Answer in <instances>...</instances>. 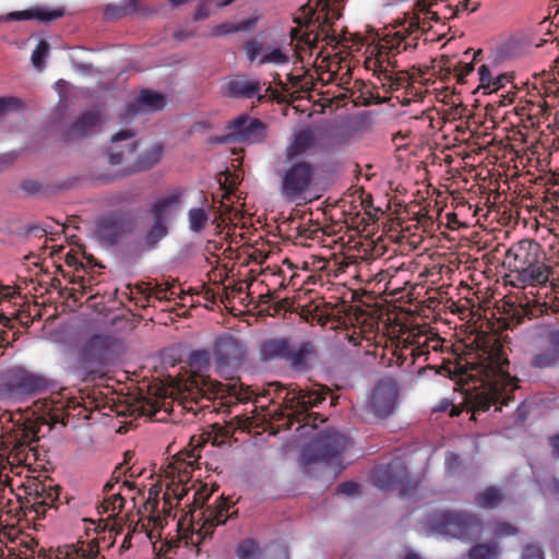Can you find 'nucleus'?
<instances>
[{
  "mask_svg": "<svg viewBox=\"0 0 559 559\" xmlns=\"http://www.w3.org/2000/svg\"><path fill=\"white\" fill-rule=\"evenodd\" d=\"M415 10L416 13L405 23L408 24V27L411 28V35L414 33H419L423 35L430 29V22L432 20L426 16V14L419 10L418 1L416 2Z\"/></svg>",
  "mask_w": 559,
  "mask_h": 559,
  "instance_id": "nucleus-43",
  "label": "nucleus"
},
{
  "mask_svg": "<svg viewBox=\"0 0 559 559\" xmlns=\"http://www.w3.org/2000/svg\"><path fill=\"white\" fill-rule=\"evenodd\" d=\"M24 109L22 99L15 96L0 97V117L9 111H20Z\"/></svg>",
  "mask_w": 559,
  "mask_h": 559,
  "instance_id": "nucleus-51",
  "label": "nucleus"
},
{
  "mask_svg": "<svg viewBox=\"0 0 559 559\" xmlns=\"http://www.w3.org/2000/svg\"><path fill=\"white\" fill-rule=\"evenodd\" d=\"M182 289L175 281L169 282H155L151 284V298L154 297L157 300H173L180 297Z\"/></svg>",
  "mask_w": 559,
  "mask_h": 559,
  "instance_id": "nucleus-36",
  "label": "nucleus"
},
{
  "mask_svg": "<svg viewBox=\"0 0 559 559\" xmlns=\"http://www.w3.org/2000/svg\"><path fill=\"white\" fill-rule=\"evenodd\" d=\"M243 51L249 61L253 62L262 53L263 44L255 39H250L243 44Z\"/></svg>",
  "mask_w": 559,
  "mask_h": 559,
  "instance_id": "nucleus-53",
  "label": "nucleus"
},
{
  "mask_svg": "<svg viewBox=\"0 0 559 559\" xmlns=\"http://www.w3.org/2000/svg\"><path fill=\"white\" fill-rule=\"evenodd\" d=\"M365 66L367 69L373 71V74L377 75L378 79H380L384 73V70L388 69V67L380 66L379 59H377L372 53L366 58Z\"/></svg>",
  "mask_w": 559,
  "mask_h": 559,
  "instance_id": "nucleus-59",
  "label": "nucleus"
},
{
  "mask_svg": "<svg viewBox=\"0 0 559 559\" xmlns=\"http://www.w3.org/2000/svg\"><path fill=\"white\" fill-rule=\"evenodd\" d=\"M209 497L210 492L205 486H202L195 490L193 493V500L191 502L192 508L190 509V512L193 514L195 510L202 509Z\"/></svg>",
  "mask_w": 559,
  "mask_h": 559,
  "instance_id": "nucleus-55",
  "label": "nucleus"
},
{
  "mask_svg": "<svg viewBox=\"0 0 559 559\" xmlns=\"http://www.w3.org/2000/svg\"><path fill=\"white\" fill-rule=\"evenodd\" d=\"M227 138L231 142L241 144H255L263 142L267 136V127L258 118L241 115L227 124Z\"/></svg>",
  "mask_w": 559,
  "mask_h": 559,
  "instance_id": "nucleus-15",
  "label": "nucleus"
},
{
  "mask_svg": "<svg viewBox=\"0 0 559 559\" xmlns=\"http://www.w3.org/2000/svg\"><path fill=\"white\" fill-rule=\"evenodd\" d=\"M454 71L457 83L463 84L465 83V78L474 71V64L473 62H459Z\"/></svg>",
  "mask_w": 559,
  "mask_h": 559,
  "instance_id": "nucleus-58",
  "label": "nucleus"
},
{
  "mask_svg": "<svg viewBox=\"0 0 559 559\" xmlns=\"http://www.w3.org/2000/svg\"><path fill=\"white\" fill-rule=\"evenodd\" d=\"M258 550V546L254 540L246 539L238 545L237 556L239 559H251Z\"/></svg>",
  "mask_w": 559,
  "mask_h": 559,
  "instance_id": "nucleus-52",
  "label": "nucleus"
},
{
  "mask_svg": "<svg viewBox=\"0 0 559 559\" xmlns=\"http://www.w3.org/2000/svg\"><path fill=\"white\" fill-rule=\"evenodd\" d=\"M270 389H273L278 397L285 392L283 397L284 406L293 412L289 417V425L294 420L308 425V418L312 416L308 411L311 407L318 406L325 399L324 395L317 391L304 390L293 384L286 386L280 382H273L270 384Z\"/></svg>",
  "mask_w": 559,
  "mask_h": 559,
  "instance_id": "nucleus-10",
  "label": "nucleus"
},
{
  "mask_svg": "<svg viewBox=\"0 0 559 559\" xmlns=\"http://www.w3.org/2000/svg\"><path fill=\"white\" fill-rule=\"evenodd\" d=\"M360 486L354 481H345L337 486L336 492L345 496H356L359 493Z\"/></svg>",
  "mask_w": 559,
  "mask_h": 559,
  "instance_id": "nucleus-63",
  "label": "nucleus"
},
{
  "mask_svg": "<svg viewBox=\"0 0 559 559\" xmlns=\"http://www.w3.org/2000/svg\"><path fill=\"white\" fill-rule=\"evenodd\" d=\"M518 533V528L507 522H498L495 527V536L506 537Z\"/></svg>",
  "mask_w": 559,
  "mask_h": 559,
  "instance_id": "nucleus-62",
  "label": "nucleus"
},
{
  "mask_svg": "<svg viewBox=\"0 0 559 559\" xmlns=\"http://www.w3.org/2000/svg\"><path fill=\"white\" fill-rule=\"evenodd\" d=\"M443 341L438 335L418 334L413 336L411 355L418 359L430 350L438 352L442 348Z\"/></svg>",
  "mask_w": 559,
  "mask_h": 559,
  "instance_id": "nucleus-33",
  "label": "nucleus"
},
{
  "mask_svg": "<svg viewBox=\"0 0 559 559\" xmlns=\"http://www.w3.org/2000/svg\"><path fill=\"white\" fill-rule=\"evenodd\" d=\"M552 274V267L546 263V257L539 258L511 274L514 286H545Z\"/></svg>",
  "mask_w": 559,
  "mask_h": 559,
  "instance_id": "nucleus-16",
  "label": "nucleus"
},
{
  "mask_svg": "<svg viewBox=\"0 0 559 559\" xmlns=\"http://www.w3.org/2000/svg\"><path fill=\"white\" fill-rule=\"evenodd\" d=\"M514 110L522 122H527L525 127H535L542 118L546 117L548 106L544 100H525L523 104L518 105Z\"/></svg>",
  "mask_w": 559,
  "mask_h": 559,
  "instance_id": "nucleus-27",
  "label": "nucleus"
},
{
  "mask_svg": "<svg viewBox=\"0 0 559 559\" xmlns=\"http://www.w3.org/2000/svg\"><path fill=\"white\" fill-rule=\"evenodd\" d=\"M349 445L350 440L345 435L325 430L302 450V465L306 467L317 463L329 464L338 459Z\"/></svg>",
  "mask_w": 559,
  "mask_h": 559,
  "instance_id": "nucleus-9",
  "label": "nucleus"
},
{
  "mask_svg": "<svg viewBox=\"0 0 559 559\" xmlns=\"http://www.w3.org/2000/svg\"><path fill=\"white\" fill-rule=\"evenodd\" d=\"M247 352L246 343L231 333L216 336L212 345L214 365L223 374L238 370L246 360Z\"/></svg>",
  "mask_w": 559,
  "mask_h": 559,
  "instance_id": "nucleus-11",
  "label": "nucleus"
},
{
  "mask_svg": "<svg viewBox=\"0 0 559 559\" xmlns=\"http://www.w3.org/2000/svg\"><path fill=\"white\" fill-rule=\"evenodd\" d=\"M521 559H544V551L536 545H527L523 550Z\"/></svg>",
  "mask_w": 559,
  "mask_h": 559,
  "instance_id": "nucleus-64",
  "label": "nucleus"
},
{
  "mask_svg": "<svg viewBox=\"0 0 559 559\" xmlns=\"http://www.w3.org/2000/svg\"><path fill=\"white\" fill-rule=\"evenodd\" d=\"M63 8L49 9L45 7H37L29 10L13 11L8 13L2 20L4 21H25L38 20L40 22H50L60 19L64 15Z\"/></svg>",
  "mask_w": 559,
  "mask_h": 559,
  "instance_id": "nucleus-25",
  "label": "nucleus"
},
{
  "mask_svg": "<svg viewBox=\"0 0 559 559\" xmlns=\"http://www.w3.org/2000/svg\"><path fill=\"white\" fill-rule=\"evenodd\" d=\"M280 194L286 202L306 201L314 180V167L306 160L288 162L278 171Z\"/></svg>",
  "mask_w": 559,
  "mask_h": 559,
  "instance_id": "nucleus-8",
  "label": "nucleus"
},
{
  "mask_svg": "<svg viewBox=\"0 0 559 559\" xmlns=\"http://www.w3.org/2000/svg\"><path fill=\"white\" fill-rule=\"evenodd\" d=\"M476 347L467 354L460 368V381L464 382L465 400L473 413L496 411L514 400L519 380L509 372V360L501 342L493 335L480 334L474 341Z\"/></svg>",
  "mask_w": 559,
  "mask_h": 559,
  "instance_id": "nucleus-1",
  "label": "nucleus"
},
{
  "mask_svg": "<svg viewBox=\"0 0 559 559\" xmlns=\"http://www.w3.org/2000/svg\"><path fill=\"white\" fill-rule=\"evenodd\" d=\"M103 123V115L98 109L83 112L66 131L67 141L87 138L95 133Z\"/></svg>",
  "mask_w": 559,
  "mask_h": 559,
  "instance_id": "nucleus-20",
  "label": "nucleus"
},
{
  "mask_svg": "<svg viewBox=\"0 0 559 559\" xmlns=\"http://www.w3.org/2000/svg\"><path fill=\"white\" fill-rule=\"evenodd\" d=\"M444 464L448 472H456L462 466V461L460 456L451 451L445 453Z\"/></svg>",
  "mask_w": 559,
  "mask_h": 559,
  "instance_id": "nucleus-61",
  "label": "nucleus"
},
{
  "mask_svg": "<svg viewBox=\"0 0 559 559\" xmlns=\"http://www.w3.org/2000/svg\"><path fill=\"white\" fill-rule=\"evenodd\" d=\"M314 144V136L310 130L297 132L286 147L285 156L288 162H295L298 156L304 155Z\"/></svg>",
  "mask_w": 559,
  "mask_h": 559,
  "instance_id": "nucleus-32",
  "label": "nucleus"
},
{
  "mask_svg": "<svg viewBox=\"0 0 559 559\" xmlns=\"http://www.w3.org/2000/svg\"><path fill=\"white\" fill-rule=\"evenodd\" d=\"M478 75H479V85L478 88H483L486 92L489 93V90L491 87V83L493 82V76L491 74V71L489 67L486 64H483L478 69Z\"/></svg>",
  "mask_w": 559,
  "mask_h": 559,
  "instance_id": "nucleus-56",
  "label": "nucleus"
},
{
  "mask_svg": "<svg viewBox=\"0 0 559 559\" xmlns=\"http://www.w3.org/2000/svg\"><path fill=\"white\" fill-rule=\"evenodd\" d=\"M425 525L431 531L461 540H473L481 536V518L466 510H435L425 516Z\"/></svg>",
  "mask_w": 559,
  "mask_h": 559,
  "instance_id": "nucleus-6",
  "label": "nucleus"
},
{
  "mask_svg": "<svg viewBox=\"0 0 559 559\" xmlns=\"http://www.w3.org/2000/svg\"><path fill=\"white\" fill-rule=\"evenodd\" d=\"M379 81L386 92H392L403 88L407 83V78L405 72H396L394 69H386Z\"/></svg>",
  "mask_w": 559,
  "mask_h": 559,
  "instance_id": "nucleus-40",
  "label": "nucleus"
},
{
  "mask_svg": "<svg viewBox=\"0 0 559 559\" xmlns=\"http://www.w3.org/2000/svg\"><path fill=\"white\" fill-rule=\"evenodd\" d=\"M543 247L535 240L522 239L513 243L506 252L508 266L511 274L516 270L530 264L536 259L545 258Z\"/></svg>",
  "mask_w": 559,
  "mask_h": 559,
  "instance_id": "nucleus-17",
  "label": "nucleus"
},
{
  "mask_svg": "<svg viewBox=\"0 0 559 559\" xmlns=\"http://www.w3.org/2000/svg\"><path fill=\"white\" fill-rule=\"evenodd\" d=\"M60 487L36 484L34 490L28 493V501L32 503V510L37 516H45L50 509H57Z\"/></svg>",
  "mask_w": 559,
  "mask_h": 559,
  "instance_id": "nucleus-19",
  "label": "nucleus"
},
{
  "mask_svg": "<svg viewBox=\"0 0 559 559\" xmlns=\"http://www.w3.org/2000/svg\"><path fill=\"white\" fill-rule=\"evenodd\" d=\"M421 12L435 22L451 20L457 16V9L453 0H419Z\"/></svg>",
  "mask_w": 559,
  "mask_h": 559,
  "instance_id": "nucleus-22",
  "label": "nucleus"
},
{
  "mask_svg": "<svg viewBox=\"0 0 559 559\" xmlns=\"http://www.w3.org/2000/svg\"><path fill=\"white\" fill-rule=\"evenodd\" d=\"M168 234L167 222H155L144 235L146 249L151 250Z\"/></svg>",
  "mask_w": 559,
  "mask_h": 559,
  "instance_id": "nucleus-42",
  "label": "nucleus"
},
{
  "mask_svg": "<svg viewBox=\"0 0 559 559\" xmlns=\"http://www.w3.org/2000/svg\"><path fill=\"white\" fill-rule=\"evenodd\" d=\"M141 11V0H123L120 4H108L105 16L109 20L119 19Z\"/></svg>",
  "mask_w": 559,
  "mask_h": 559,
  "instance_id": "nucleus-37",
  "label": "nucleus"
},
{
  "mask_svg": "<svg viewBox=\"0 0 559 559\" xmlns=\"http://www.w3.org/2000/svg\"><path fill=\"white\" fill-rule=\"evenodd\" d=\"M98 554V546L94 542L84 547V543L63 545L58 547L56 559H93Z\"/></svg>",
  "mask_w": 559,
  "mask_h": 559,
  "instance_id": "nucleus-30",
  "label": "nucleus"
},
{
  "mask_svg": "<svg viewBox=\"0 0 559 559\" xmlns=\"http://www.w3.org/2000/svg\"><path fill=\"white\" fill-rule=\"evenodd\" d=\"M179 392L183 407L191 411H193L192 404L200 408L209 407L207 404L203 403L205 401L211 402L229 397V403L231 399L235 400L234 403H246L251 399V392L248 389L243 390L242 384H224L203 377H191L182 384V388L179 386Z\"/></svg>",
  "mask_w": 559,
  "mask_h": 559,
  "instance_id": "nucleus-5",
  "label": "nucleus"
},
{
  "mask_svg": "<svg viewBox=\"0 0 559 559\" xmlns=\"http://www.w3.org/2000/svg\"><path fill=\"white\" fill-rule=\"evenodd\" d=\"M180 193H171L157 200L151 209V213L155 222H166L168 210L180 202Z\"/></svg>",
  "mask_w": 559,
  "mask_h": 559,
  "instance_id": "nucleus-39",
  "label": "nucleus"
},
{
  "mask_svg": "<svg viewBox=\"0 0 559 559\" xmlns=\"http://www.w3.org/2000/svg\"><path fill=\"white\" fill-rule=\"evenodd\" d=\"M165 106L162 94L151 90H143L133 103L127 105V115H136L140 111H156Z\"/></svg>",
  "mask_w": 559,
  "mask_h": 559,
  "instance_id": "nucleus-26",
  "label": "nucleus"
},
{
  "mask_svg": "<svg viewBox=\"0 0 559 559\" xmlns=\"http://www.w3.org/2000/svg\"><path fill=\"white\" fill-rule=\"evenodd\" d=\"M317 357V349L311 341L302 342L298 345L290 343V349L286 358V362L295 371H306Z\"/></svg>",
  "mask_w": 559,
  "mask_h": 559,
  "instance_id": "nucleus-21",
  "label": "nucleus"
},
{
  "mask_svg": "<svg viewBox=\"0 0 559 559\" xmlns=\"http://www.w3.org/2000/svg\"><path fill=\"white\" fill-rule=\"evenodd\" d=\"M159 409V402L156 399L143 397L138 401L136 411L140 416H154Z\"/></svg>",
  "mask_w": 559,
  "mask_h": 559,
  "instance_id": "nucleus-48",
  "label": "nucleus"
},
{
  "mask_svg": "<svg viewBox=\"0 0 559 559\" xmlns=\"http://www.w3.org/2000/svg\"><path fill=\"white\" fill-rule=\"evenodd\" d=\"M50 46L46 40H40L32 53V63L38 70L44 69V60L49 53Z\"/></svg>",
  "mask_w": 559,
  "mask_h": 559,
  "instance_id": "nucleus-49",
  "label": "nucleus"
},
{
  "mask_svg": "<svg viewBox=\"0 0 559 559\" xmlns=\"http://www.w3.org/2000/svg\"><path fill=\"white\" fill-rule=\"evenodd\" d=\"M132 223L129 213L117 210L107 212L95 221L94 236L103 245L116 246L129 234Z\"/></svg>",
  "mask_w": 559,
  "mask_h": 559,
  "instance_id": "nucleus-13",
  "label": "nucleus"
},
{
  "mask_svg": "<svg viewBox=\"0 0 559 559\" xmlns=\"http://www.w3.org/2000/svg\"><path fill=\"white\" fill-rule=\"evenodd\" d=\"M163 156V146L156 144L144 152L136 160V170H146L156 165Z\"/></svg>",
  "mask_w": 559,
  "mask_h": 559,
  "instance_id": "nucleus-41",
  "label": "nucleus"
},
{
  "mask_svg": "<svg viewBox=\"0 0 559 559\" xmlns=\"http://www.w3.org/2000/svg\"><path fill=\"white\" fill-rule=\"evenodd\" d=\"M105 511L121 512L124 507V499L120 493H115L104 502Z\"/></svg>",
  "mask_w": 559,
  "mask_h": 559,
  "instance_id": "nucleus-57",
  "label": "nucleus"
},
{
  "mask_svg": "<svg viewBox=\"0 0 559 559\" xmlns=\"http://www.w3.org/2000/svg\"><path fill=\"white\" fill-rule=\"evenodd\" d=\"M400 400V389L392 378L379 380L367 396L365 409L378 419L393 415Z\"/></svg>",
  "mask_w": 559,
  "mask_h": 559,
  "instance_id": "nucleus-12",
  "label": "nucleus"
},
{
  "mask_svg": "<svg viewBox=\"0 0 559 559\" xmlns=\"http://www.w3.org/2000/svg\"><path fill=\"white\" fill-rule=\"evenodd\" d=\"M288 62V57L285 52L280 48H274L269 52H265L258 60L259 64L265 63H274V64H285Z\"/></svg>",
  "mask_w": 559,
  "mask_h": 559,
  "instance_id": "nucleus-50",
  "label": "nucleus"
},
{
  "mask_svg": "<svg viewBox=\"0 0 559 559\" xmlns=\"http://www.w3.org/2000/svg\"><path fill=\"white\" fill-rule=\"evenodd\" d=\"M390 36L397 38L399 40L401 39V52L416 49L418 39L421 37L419 33H414L411 35V28L406 23H404L402 29L395 32L394 34H390Z\"/></svg>",
  "mask_w": 559,
  "mask_h": 559,
  "instance_id": "nucleus-44",
  "label": "nucleus"
},
{
  "mask_svg": "<svg viewBox=\"0 0 559 559\" xmlns=\"http://www.w3.org/2000/svg\"><path fill=\"white\" fill-rule=\"evenodd\" d=\"M292 341L289 338H270L261 344V355L264 359H282L286 361Z\"/></svg>",
  "mask_w": 559,
  "mask_h": 559,
  "instance_id": "nucleus-34",
  "label": "nucleus"
},
{
  "mask_svg": "<svg viewBox=\"0 0 559 559\" xmlns=\"http://www.w3.org/2000/svg\"><path fill=\"white\" fill-rule=\"evenodd\" d=\"M236 32H237L236 24L225 22V23L214 26L211 29V36L219 37V36H224V35L236 33Z\"/></svg>",
  "mask_w": 559,
  "mask_h": 559,
  "instance_id": "nucleus-60",
  "label": "nucleus"
},
{
  "mask_svg": "<svg viewBox=\"0 0 559 559\" xmlns=\"http://www.w3.org/2000/svg\"><path fill=\"white\" fill-rule=\"evenodd\" d=\"M502 500L501 489L496 486H488L475 496L474 502L480 509L492 510L498 508Z\"/></svg>",
  "mask_w": 559,
  "mask_h": 559,
  "instance_id": "nucleus-35",
  "label": "nucleus"
},
{
  "mask_svg": "<svg viewBox=\"0 0 559 559\" xmlns=\"http://www.w3.org/2000/svg\"><path fill=\"white\" fill-rule=\"evenodd\" d=\"M501 548L497 542L476 544L467 551L468 559H496L500 556Z\"/></svg>",
  "mask_w": 559,
  "mask_h": 559,
  "instance_id": "nucleus-38",
  "label": "nucleus"
},
{
  "mask_svg": "<svg viewBox=\"0 0 559 559\" xmlns=\"http://www.w3.org/2000/svg\"><path fill=\"white\" fill-rule=\"evenodd\" d=\"M559 334L552 335L551 345L533 355L531 366L538 369L552 368L559 364Z\"/></svg>",
  "mask_w": 559,
  "mask_h": 559,
  "instance_id": "nucleus-31",
  "label": "nucleus"
},
{
  "mask_svg": "<svg viewBox=\"0 0 559 559\" xmlns=\"http://www.w3.org/2000/svg\"><path fill=\"white\" fill-rule=\"evenodd\" d=\"M45 416L35 417V411H4L0 414V451L7 455L8 463L20 466L25 463L33 443L39 440L40 424H57L63 421V413L51 407Z\"/></svg>",
  "mask_w": 559,
  "mask_h": 559,
  "instance_id": "nucleus-2",
  "label": "nucleus"
},
{
  "mask_svg": "<svg viewBox=\"0 0 559 559\" xmlns=\"http://www.w3.org/2000/svg\"><path fill=\"white\" fill-rule=\"evenodd\" d=\"M401 39L385 35L371 50V53L379 59L380 66L388 69H395V57L401 52Z\"/></svg>",
  "mask_w": 559,
  "mask_h": 559,
  "instance_id": "nucleus-24",
  "label": "nucleus"
},
{
  "mask_svg": "<svg viewBox=\"0 0 559 559\" xmlns=\"http://www.w3.org/2000/svg\"><path fill=\"white\" fill-rule=\"evenodd\" d=\"M231 504L233 502L228 501L223 496L216 500L212 507H209L202 512L203 524L201 530H204L205 534H209L214 527L225 524L231 516V514L228 513Z\"/></svg>",
  "mask_w": 559,
  "mask_h": 559,
  "instance_id": "nucleus-23",
  "label": "nucleus"
},
{
  "mask_svg": "<svg viewBox=\"0 0 559 559\" xmlns=\"http://www.w3.org/2000/svg\"><path fill=\"white\" fill-rule=\"evenodd\" d=\"M49 381L23 367H12L0 374V401L23 402L48 389Z\"/></svg>",
  "mask_w": 559,
  "mask_h": 559,
  "instance_id": "nucleus-7",
  "label": "nucleus"
},
{
  "mask_svg": "<svg viewBox=\"0 0 559 559\" xmlns=\"http://www.w3.org/2000/svg\"><path fill=\"white\" fill-rule=\"evenodd\" d=\"M337 17L335 12L330 13L328 3L323 4L322 0H309L294 17L297 27L292 29L290 35L297 40V49H307L312 55L320 40L332 47H347V34L336 35L333 29L334 20Z\"/></svg>",
  "mask_w": 559,
  "mask_h": 559,
  "instance_id": "nucleus-3",
  "label": "nucleus"
},
{
  "mask_svg": "<svg viewBox=\"0 0 559 559\" xmlns=\"http://www.w3.org/2000/svg\"><path fill=\"white\" fill-rule=\"evenodd\" d=\"M189 228L193 233H201L209 222V213L202 207H192L188 212Z\"/></svg>",
  "mask_w": 559,
  "mask_h": 559,
  "instance_id": "nucleus-46",
  "label": "nucleus"
},
{
  "mask_svg": "<svg viewBox=\"0 0 559 559\" xmlns=\"http://www.w3.org/2000/svg\"><path fill=\"white\" fill-rule=\"evenodd\" d=\"M262 85L258 80H249L245 75L230 79L223 88V95L231 98H253L262 103L266 94H261Z\"/></svg>",
  "mask_w": 559,
  "mask_h": 559,
  "instance_id": "nucleus-18",
  "label": "nucleus"
},
{
  "mask_svg": "<svg viewBox=\"0 0 559 559\" xmlns=\"http://www.w3.org/2000/svg\"><path fill=\"white\" fill-rule=\"evenodd\" d=\"M127 347L119 335L111 332H96L83 338L78 350V367L86 377H103L118 365Z\"/></svg>",
  "mask_w": 559,
  "mask_h": 559,
  "instance_id": "nucleus-4",
  "label": "nucleus"
},
{
  "mask_svg": "<svg viewBox=\"0 0 559 559\" xmlns=\"http://www.w3.org/2000/svg\"><path fill=\"white\" fill-rule=\"evenodd\" d=\"M213 358L212 349L207 350L205 348L192 350L189 355V364L192 368H197L199 370L207 369L211 364V359Z\"/></svg>",
  "mask_w": 559,
  "mask_h": 559,
  "instance_id": "nucleus-47",
  "label": "nucleus"
},
{
  "mask_svg": "<svg viewBox=\"0 0 559 559\" xmlns=\"http://www.w3.org/2000/svg\"><path fill=\"white\" fill-rule=\"evenodd\" d=\"M233 431L229 427L221 425V424H213L211 426V430L207 432V441H211L213 445L222 447L229 442L231 438Z\"/></svg>",
  "mask_w": 559,
  "mask_h": 559,
  "instance_id": "nucleus-45",
  "label": "nucleus"
},
{
  "mask_svg": "<svg viewBox=\"0 0 559 559\" xmlns=\"http://www.w3.org/2000/svg\"><path fill=\"white\" fill-rule=\"evenodd\" d=\"M192 442L193 438L190 442L191 449H183L174 456V467L178 473L190 474L201 459L202 444L199 442L197 445H193Z\"/></svg>",
  "mask_w": 559,
  "mask_h": 559,
  "instance_id": "nucleus-29",
  "label": "nucleus"
},
{
  "mask_svg": "<svg viewBox=\"0 0 559 559\" xmlns=\"http://www.w3.org/2000/svg\"><path fill=\"white\" fill-rule=\"evenodd\" d=\"M160 491H162V487L158 484L153 485L148 489L147 498H146V501L144 503L146 510H150V511L154 512L157 509L158 502H159L158 498H159Z\"/></svg>",
  "mask_w": 559,
  "mask_h": 559,
  "instance_id": "nucleus-54",
  "label": "nucleus"
},
{
  "mask_svg": "<svg viewBox=\"0 0 559 559\" xmlns=\"http://www.w3.org/2000/svg\"><path fill=\"white\" fill-rule=\"evenodd\" d=\"M134 132L131 130H121L117 133H115L111 138V142L115 144V146L110 147L107 157L108 163L112 166L119 165L124 160V154L126 152L128 154H134L138 147L136 142H130L126 151L121 150L120 146L117 145L118 142L132 140L134 138Z\"/></svg>",
  "mask_w": 559,
  "mask_h": 559,
  "instance_id": "nucleus-28",
  "label": "nucleus"
},
{
  "mask_svg": "<svg viewBox=\"0 0 559 559\" xmlns=\"http://www.w3.org/2000/svg\"><path fill=\"white\" fill-rule=\"evenodd\" d=\"M371 481L382 490L399 486L402 496L406 495L408 488H415V485H411L404 462L399 459L386 465L376 466L372 469Z\"/></svg>",
  "mask_w": 559,
  "mask_h": 559,
  "instance_id": "nucleus-14",
  "label": "nucleus"
}]
</instances>
